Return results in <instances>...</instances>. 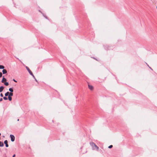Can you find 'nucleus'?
<instances>
[{"label": "nucleus", "mask_w": 157, "mask_h": 157, "mask_svg": "<svg viewBox=\"0 0 157 157\" xmlns=\"http://www.w3.org/2000/svg\"><path fill=\"white\" fill-rule=\"evenodd\" d=\"M4 143L5 144L6 146V147H8L9 146V145L8 144V141L7 140H5L4 142Z\"/></svg>", "instance_id": "nucleus-6"}, {"label": "nucleus", "mask_w": 157, "mask_h": 157, "mask_svg": "<svg viewBox=\"0 0 157 157\" xmlns=\"http://www.w3.org/2000/svg\"><path fill=\"white\" fill-rule=\"evenodd\" d=\"M4 85L6 86H8L9 85V83L8 82H5L4 83Z\"/></svg>", "instance_id": "nucleus-13"}, {"label": "nucleus", "mask_w": 157, "mask_h": 157, "mask_svg": "<svg viewBox=\"0 0 157 157\" xmlns=\"http://www.w3.org/2000/svg\"><path fill=\"white\" fill-rule=\"evenodd\" d=\"M9 92H7L5 94V96H8L9 95Z\"/></svg>", "instance_id": "nucleus-15"}, {"label": "nucleus", "mask_w": 157, "mask_h": 157, "mask_svg": "<svg viewBox=\"0 0 157 157\" xmlns=\"http://www.w3.org/2000/svg\"><path fill=\"white\" fill-rule=\"evenodd\" d=\"M13 81L16 82H17V81L16 80H15L14 79H13Z\"/></svg>", "instance_id": "nucleus-20"}, {"label": "nucleus", "mask_w": 157, "mask_h": 157, "mask_svg": "<svg viewBox=\"0 0 157 157\" xmlns=\"http://www.w3.org/2000/svg\"><path fill=\"white\" fill-rule=\"evenodd\" d=\"M6 79L5 78L4 76H3L1 82L2 83H4L6 81Z\"/></svg>", "instance_id": "nucleus-5"}, {"label": "nucleus", "mask_w": 157, "mask_h": 157, "mask_svg": "<svg viewBox=\"0 0 157 157\" xmlns=\"http://www.w3.org/2000/svg\"><path fill=\"white\" fill-rule=\"evenodd\" d=\"M2 76V72H0V78Z\"/></svg>", "instance_id": "nucleus-18"}, {"label": "nucleus", "mask_w": 157, "mask_h": 157, "mask_svg": "<svg viewBox=\"0 0 157 157\" xmlns=\"http://www.w3.org/2000/svg\"><path fill=\"white\" fill-rule=\"evenodd\" d=\"M2 71L3 74H5L7 73V71L6 69H3Z\"/></svg>", "instance_id": "nucleus-8"}, {"label": "nucleus", "mask_w": 157, "mask_h": 157, "mask_svg": "<svg viewBox=\"0 0 157 157\" xmlns=\"http://www.w3.org/2000/svg\"><path fill=\"white\" fill-rule=\"evenodd\" d=\"M4 89V87L3 86H1L0 87V92H2L3 90Z\"/></svg>", "instance_id": "nucleus-7"}, {"label": "nucleus", "mask_w": 157, "mask_h": 157, "mask_svg": "<svg viewBox=\"0 0 157 157\" xmlns=\"http://www.w3.org/2000/svg\"><path fill=\"white\" fill-rule=\"evenodd\" d=\"M10 137L11 138V141L12 142L14 141V140H15V137H14V136L13 135H10Z\"/></svg>", "instance_id": "nucleus-2"}, {"label": "nucleus", "mask_w": 157, "mask_h": 157, "mask_svg": "<svg viewBox=\"0 0 157 157\" xmlns=\"http://www.w3.org/2000/svg\"><path fill=\"white\" fill-rule=\"evenodd\" d=\"M9 90V91L11 92H13V90L12 88H10Z\"/></svg>", "instance_id": "nucleus-11"}, {"label": "nucleus", "mask_w": 157, "mask_h": 157, "mask_svg": "<svg viewBox=\"0 0 157 157\" xmlns=\"http://www.w3.org/2000/svg\"><path fill=\"white\" fill-rule=\"evenodd\" d=\"M4 144L3 142L0 141V147H3Z\"/></svg>", "instance_id": "nucleus-9"}, {"label": "nucleus", "mask_w": 157, "mask_h": 157, "mask_svg": "<svg viewBox=\"0 0 157 157\" xmlns=\"http://www.w3.org/2000/svg\"><path fill=\"white\" fill-rule=\"evenodd\" d=\"M91 145L93 146V147H94H94H95L96 148V150H98V149H99V147L94 143H92L91 144Z\"/></svg>", "instance_id": "nucleus-3"}, {"label": "nucleus", "mask_w": 157, "mask_h": 157, "mask_svg": "<svg viewBox=\"0 0 157 157\" xmlns=\"http://www.w3.org/2000/svg\"><path fill=\"white\" fill-rule=\"evenodd\" d=\"M13 96V93L12 92H10L9 96L11 97Z\"/></svg>", "instance_id": "nucleus-12"}, {"label": "nucleus", "mask_w": 157, "mask_h": 157, "mask_svg": "<svg viewBox=\"0 0 157 157\" xmlns=\"http://www.w3.org/2000/svg\"><path fill=\"white\" fill-rule=\"evenodd\" d=\"M88 86L89 88L91 90H92L94 89V87L92 85H90L89 84H88Z\"/></svg>", "instance_id": "nucleus-4"}, {"label": "nucleus", "mask_w": 157, "mask_h": 157, "mask_svg": "<svg viewBox=\"0 0 157 157\" xmlns=\"http://www.w3.org/2000/svg\"><path fill=\"white\" fill-rule=\"evenodd\" d=\"M17 121H19V119H18Z\"/></svg>", "instance_id": "nucleus-23"}, {"label": "nucleus", "mask_w": 157, "mask_h": 157, "mask_svg": "<svg viewBox=\"0 0 157 157\" xmlns=\"http://www.w3.org/2000/svg\"><path fill=\"white\" fill-rule=\"evenodd\" d=\"M8 98L9 101H11L12 100V98L11 97L8 96Z\"/></svg>", "instance_id": "nucleus-14"}, {"label": "nucleus", "mask_w": 157, "mask_h": 157, "mask_svg": "<svg viewBox=\"0 0 157 157\" xmlns=\"http://www.w3.org/2000/svg\"><path fill=\"white\" fill-rule=\"evenodd\" d=\"M113 147V145H110L108 147V148H111Z\"/></svg>", "instance_id": "nucleus-17"}, {"label": "nucleus", "mask_w": 157, "mask_h": 157, "mask_svg": "<svg viewBox=\"0 0 157 157\" xmlns=\"http://www.w3.org/2000/svg\"><path fill=\"white\" fill-rule=\"evenodd\" d=\"M156 8H157V7H156Z\"/></svg>", "instance_id": "nucleus-25"}, {"label": "nucleus", "mask_w": 157, "mask_h": 157, "mask_svg": "<svg viewBox=\"0 0 157 157\" xmlns=\"http://www.w3.org/2000/svg\"><path fill=\"white\" fill-rule=\"evenodd\" d=\"M15 154H14L13 156V157H15Z\"/></svg>", "instance_id": "nucleus-22"}, {"label": "nucleus", "mask_w": 157, "mask_h": 157, "mask_svg": "<svg viewBox=\"0 0 157 157\" xmlns=\"http://www.w3.org/2000/svg\"><path fill=\"white\" fill-rule=\"evenodd\" d=\"M5 67L4 66L2 65H0V69H4Z\"/></svg>", "instance_id": "nucleus-10"}, {"label": "nucleus", "mask_w": 157, "mask_h": 157, "mask_svg": "<svg viewBox=\"0 0 157 157\" xmlns=\"http://www.w3.org/2000/svg\"><path fill=\"white\" fill-rule=\"evenodd\" d=\"M0 96L1 97H3V94H2V93H1L0 94Z\"/></svg>", "instance_id": "nucleus-19"}, {"label": "nucleus", "mask_w": 157, "mask_h": 157, "mask_svg": "<svg viewBox=\"0 0 157 157\" xmlns=\"http://www.w3.org/2000/svg\"><path fill=\"white\" fill-rule=\"evenodd\" d=\"M1 135V133H0V136Z\"/></svg>", "instance_id": "nucleus-24"}, {"label": "nucleus", "mask_w": 157, "mask_h": 157, "mask_svg": "<svg viewBox=\"0 0 157 157\" xmlns=\"http://www.w3.org/2000/svg\"><path fill=\"white\" fill-rule=\"evenodd\" d=\"M26 68L27 69V71H28L29 72V73L31 75H32V76H33V77L34 78V76L33 75V74L32 72L30 70L29 68L27 66H26Z\"/></svg>", "instance_id": "nucleus-1"}, {"label": "nucleus", "mask_w": 157, "mask_h": 157, "mask_svg": "<svg viewBox=\"0 0 157 157\" xmlns=\"http://www.w3.org/2000/svg\"><path fill=\"white\" fill-rule=\"evenodd\" d=\"M3 98L4 100H7V97H4Z\"/></svg>", "instance_id": "nucleus-16"}, {"label": "nucleus", "mask_w": 157, "mask_h": 157, "mask_svg": "<svg viewBox=\"0 0 157 157\" xmlns=\"http://www.w3.org/2000/svg\"><path fill=\"white\" fill-rule=\"evenodd\" d=\"M3 100L2 98H1L0 99V101H2Z\"/></svg>", "instance_id": "nucleus-21"}]
</instances>
